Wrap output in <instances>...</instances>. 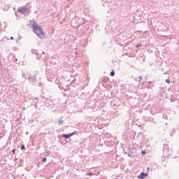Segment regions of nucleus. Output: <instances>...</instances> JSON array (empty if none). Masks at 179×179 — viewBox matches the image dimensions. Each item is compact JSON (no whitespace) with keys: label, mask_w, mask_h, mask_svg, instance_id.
Listing matches in <instances>:
<instances>
[{"label":"nucleus","mask_w":179,"mask_h":179,"mask_svg":"<svg viewBox=\"0 0 179 179\" xmlns=\"http://www.w3.org/2000/svg\"><path fill=\"white\" fill-rule=\"evenodd\" d=\"M30 24L32 26V29L36 36L39 38H41V40H44V38H45V34L43 31L41 26H38L37 22L34 20L30 21Z\"/></svg>","instance_id":"obj_1"},{"label":"nucleus","mask_w":179,"mask_h":179,"mask_svg":"<svg viewBox=\"0 0 179 179\" xmlns=\"http://www.w3.org/2000/svg\"><path fill=\"white\" fill-rule=\"evenodd\" d=\"M82 24H85V20H83V18L75 17L71 21V26L73 27H79L80 26H82Z\"/></svg>","instance_id":"obj_2"},{"label":"nucleus","mask_w":179,"mask_h":179,"mask_svg":"<svg viewBox=\"0 0 179 179\" xmlns=\"http://www.w3.org/2000/svg\"><path fill=\"white\" fill-rule=\"evenodd\" d=\"M17 12L21 15H24L26 16L30 13V7H29V6L19 7L17 8Z\"/></svg>","instance_id":"obj_3"},{"label":"nucleus","mask_w":179,"mask_h":179,"mask_svg":"<svg viewBox=\"0 0 179 179\" xmlns=\"http://www.w3.org/2000/svg\"><path fill=\"white\" fill-rule=\"evenodd\" d=\"M73 135H76V131H73L72 133H70L69 134H63L62 136L63 138H64L65 139H68L69 138H71V136H72Z\"/></svg>","instance_id":"obj_4"},{"label":"nucleus","mask_w":179,"mask_h":179,"mask_svg":"<svg viewBox=\"0 0 179 179\" xmlns=\"http://www.w3.org/2000/svg\"><path fill=\"white\" fill-rule=\"evenodd\" d=\"M145 177H148V173H141L139 176H138V178L139 179H145Z\"/></svg>","instance_id":"obj_5"},{"label":"nucleus","mask_w":179,"mask_h":179,"mask_svg":"<svg viewBox=\"0 0 179 179\" xmlns=\"http://www.w3.org/2000/svg\"><path fill=\"white\" fill-rule=\"evenodd\" d=\"M58 122L59 125H62V124L64 123V120H62V119H59Z\"/></svg>","instance_id":"obj_6"},{"label":"nucleus","mask_w":179,"mask_h":179,"mask_svg":"<svg viewBox=\"0 0 179 179\" xmlns=\"http://www.w3.org/2000/svg\"><path fill=\"white\" fill-rule=\"evenodd\" d=\"M110 76H114V75H115V73H114L113 71H112L110 73Z\"/></svg>","instance_id":"obj_7"},{"label":"nucleus","mask_w":179,"mask_h":179,"mask_svg":"<svg viewBox=\"0 0 179 179\" xmlns=\"http://www.w3.org/2000/svg\"><path fill=\"white\" fill-rule=\"evenodd\" d=\"M24 149H26V147L24 145H22L21 146V150H24Z\"/></svg>","instance_id":"obj_8"},{"label":"nucleus","mask_w":179,"mask_h":179,"mask_svg":"<svg viewBox=\"0 0 179 179\" xmlns=\"http://www.w3.org/2000/svg\"><path fill=\"white\" fill-rule=\"evenodd\" d=\"M88 176H90V177H92V176H93V173H92V172L88 173Z\"/></svg>","instance_id":"obj_9"},{"label":"nucleus","mask_w":179,"mask_h":179,"mask_svg":"<svg viewBox=\"0 0 179 179\" xmlns=\"http://www.w3.org/2000/svg\"><path fill=\"white\" fill-rule=\"evenodd\" d=\"M42 162H47V158H43V159H42Z\"/></svg>","instance_id":"obj_10"},{"label":"nucleus","mask_w":179,"mask_h":179,"mask_svg":"<svg viewBox=\"0 0 179 179\" xmlns=\"http://www.w3.org/2000/svg\"><path fill=\"white\" fill-rule=\"evenodd\" d=\"M166 83H170V80H169V79H166Z\"/></svg>","instance_id":"obj_11"},{"label":"nucleus","mask_w":179,"mask_h":179,"mask_svg":"<svg viewBox=\"0 0 179 179\" xmlns=\"http://www.w3.org/2000/svg\"><path fill=\"white\" fill-rule=\"evenodd\" d=\"M137 48H139V47H141V44H138V45H136V46Z\"/></svg>","instance_id":"obj_12"},{"label":"nucleus","mask_w":179,"mask_h":179,"mask_svg":"<svg viewBox=\"0 0 179 179\" xmlns=\"http://www.w3.org/2000/svg\"><path fill=\"white\" fill-rule=\"evenodd\" d=\"M141 153H142V155H146V152H145V151H142Z\"/></svg>","instance_id":"obj_13"},{"label":"nucleus","mask_w":179,"mask_h":179,"mask_svg":"<svg viewBox=\"0 0 179 179\" xmlns=\"http://www.w3.org/2000/svg\"><path fill=\"white\" fill-rule=\"evenodd\" d=\"M140 80H142V76L139 77Z\"/></svg>","instance_id":"obj_14"},{"label":"nucleus","mask_w":179,"mask_h":179,"mask_svg":"<svg viewBox=\"0 0 179 179\" xmlns=\"http://www.w3.org/2000/svg\"><path fill=\"white\" fill-rule=\"evenodd\" d=\"M10 40H13V36H11V37H10Z\"/></svg>","instance_id":"obj_15"},{"label":"nucleus","mask_w":179,"mask_h":179,"mask_svg":"<svg viewBox=\"0 0 179 179\" xmlns=\"http://www.w3.org/2000/svg\"><path fill=\"white\" fill-rule=\"evenodd\" d=\"M42 54H45V52H43Z\"/></svg>","instance_id":"obj_16"},{"label":"nucleus","mask_w":179,"mask_h":179,"mask_svg":"<svg viewBox=\"0 0 179 179\" xmlns=\"http://www.w3.org/2000/svg\"><path fill=\"white\" fill-rule=\"evenodd\" d=\"M26 134H27H27H29V132H28V131H27V132H26Z\"/></svg>","instance_id":"obj_17"},{"label":"nucleus","mask_w":179,"mask_h":179,"mask_svg":"<svg viewBox=\"0 0 179 179\" xmlns=\"http://www.w3.org/2000/svg\"><path fill=\"white\" fill-rule=\"evenodd\" d=\"M29 78H31V75H29Z\"/></svg>","instance_id":"obj_18"},{"label":"nucleus","mask_w":179,"mask_h":179,"mask_svg":"<svg viewBox=\"0 0 179 179\" xmlns=\"http://www.w3.org/2000/svg\"><path fill=\"white\" fill-rule=\"evenodd\" d=\"M25 109H26V108H23V110H25Z\"/></svg>","instance_id":"obj_19"},{"label":"nucleus","mask_w":179,"mask_h":179,"mask_svg":"<svg viewBox=\"0 0 179 179\" xmlns=\"http://www.w3.org/2000/svg\"><path fill=\"white\" fill-rule=\"evenodd\" d=\"M15 61H17V59H16Z\"/></svg>","instance_id":"obj_20"},{"label":"nucleus","mask_w":179,"mask_h":179,"mask_svg":"<svg viewBox=\"0 0 179 179\" xmlns=\"http://www.w3.org/2000/svg\"><path fill=\"white\" fill-rule=\"evenodd\" d=\"M178 92H179V90H178Z\"/></svg>","instance_id":"obj_21"},{"label":"nucleus","mask_w":179,"mask_h":179,"mask_svg":"<svg viewBox=\"0 0 179 179\" xmlns=\"http://www.w3.org/2000/svg\"><path fill=\"white\" fill-rule=\"evenodd\" d=\"M115 179H117V178H115Z\"/></svg>","instance_id":"obj_22"}]
</instances>
